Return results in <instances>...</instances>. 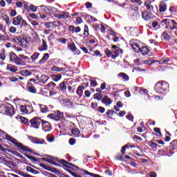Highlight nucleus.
I'll return each instance as SVG.
<instances>
[{"label": "nucleus", "instance_id": "62", "mask_svg": "<svg viewBox=\"0 0 177 177\" xmlns=\"http://www.w3.org/2000/svg\"><path fill=\"white\" fill-rule=\"evenodd\" d=\"M114 113H115V111H111V110H108L106 112V115H107V117H109L110 115H113V114H114Z\"/></svg>", "mask_w": 177, "mask_h": 177}, {"label": "nucleus", "instance_id": "5", "mask_svg": "<svg viewBox=\"0 0 177 177\" xmlns=\"http://www.w3.org/2000/svg\"><path fill=\"white\" fill-rule=\"evenodd\" d=\"M42 123V119L39 117H35L32 120H30V124L32 128H35L36 129H38L39 128V125Z\"/></svg>", "mask_w": 177, "mask_h": 177}, {"label": "nucleus", "instance_id": "64", "mask_svg": "<svg viewBox=\"0 0 177 177\" xmlns=\"http://www.w3.org/2000/svg\"><path fill=\"white\" fill-rule=\"evenodd\" d=\"M75 143V138H71L69 139V145L73 146V145H74Z\"/></svg>", "mask_w": 177, "mask_h": 177}, {"label": "nucleus", "instance_id": "32", "mask_svg": "<svg viewBox=\"0 0 177 177\" xmlns=\"http://www.w3.org/2000/svg\"><path fill=\"white\" fill-rule=\"evenodd\" d=\"M118 76L121 77V78L124 81H129V76H128L125 73H120L118 74Z\"/></svg>", "mask_w": 177, "mask_h": 177}, {"label": "nucleus", "instance_id": "8", "mask_svg": "<svg viewBox=\"0 0 177 177\" xmlns=\"http://www.w3.org/2000/svg\"><path fill=\"white\" fill-rule=\"evenodd\" d=\"M111 51L112 59H115V57H118V56L120 55V53H122V50H121V48H120V47L117 46H113Z\"/></svg>", "mask_w": 177, "mask_h": 177}, {"label": "nucleus", "instance_id": "30", "mask_svg": "<svg viewBox=\"0 0 177 177\" xmlns=\"http://www.w3.org/2000/svg\"><path fill=\"white\" fill-rule=\"evenodd\" d=\"M9 57H10V63L15 62L16 60V58L17 57V55L15 54V53L11 52L9 53Z\"/></svg>", "mask_w": 177, "mask_h": 177}, {"label": "nucleus", "instance_id": "31", "mask_svg": "<svg viewBox=\"0 0 177 177\" xmlns=\"http://www.w3.org/2000/svg\"><path fill=\"white\" fill-rule=\"evenodd\" d=\"M71 133H72V134L73 135V136L75 138L80 137V129H73L71 130Z\"/></svg>", "mask_w": 177, "mask_h": 177}, {"label": "nucleus", "instance_id": "27", "mask_svg": "<svg viewBox=\"0 0 177 177\" xmlns=\"http://www.w3.org/2000/svg\"><path fill=\"white\" fill-rule=\"evenodd\" d=\"M51 78L53 81H54L55 82H57L62 80V75L53 74L51 75Z\"/></svg>", "mask_w": 177, "mask_h": 177}, {"label": "nucleus", "instance_id": "7", "mask_svg": "<svg viewBox=\"0 0 177 177\" xmlns=\"http://www.w3.org/2000/svg\"><path fill=\"white\" fill-rule=\"evenodd\" d=\"M20 111L23 114H31L32 113V106L27 105H21Z\"/></svg>", "mask_w": 177, "mask_h": 177}, {"label": "nucleus", "instance_id": "3", "mask_svg": "<svg viewBox=\"0 0 177 177\" xmlns=\"http://www.w3.org/2000/svg\"><path fill=\"white\" fill-rule=\"evenodd\" d=\"M154 89L157 93H167L169 89V84L165 81L158 82L155 84Z\"/></svg>", "mask_w": 177, "mask_h": 177}, {"label": "nucleus", "instance_id": "11", "mask_svg": "<svg viewBox=\"0 0 177 177\" xmlns=\"http://www.w3.org/2000/svg\"><path fill=\"white\" fill-rule=\"evenodd\" d=\"M41 127H42V129H43V131H44V132H49L50 131L51 126L49 124V122H48V121H45V120H42Z\"/></svg>", "mask_w": 177, "mask_h": 177}, {"label": "nucleus", "instance_id": "45", "mask_svg": "<svg viewBox=\"0 0 177 177\" xmlns=\"http://www.w3.org/2000/svg\"><path fill=\"white\" fill-rule=\"evenodd\" d=\"M21 39H22L20 37H15L12 38V41H14V42H16L17 44H20Z\"/></svg>", "mask_w": 177, "mask_h": 177}, {"label": "nucleus", "instance_id": "20", "mask_svg": "<svg viewBox=\"0 0 177 177\" xmlns=\"http://www.w3.org/2000/svg\"><path fill=\"white\" fill-rule=\"evenodd\" d=\"M167 10V3L164 1H161L159 4V12L162 13Z\"/></svg>", "mask_w": 177, "mask_h": 177}, {"label": "nucleus", "instance_id": "14", "mask_svg": "<svg viewBox=\"0 0 177 177\" xmlns=\"http://www.w3.org/2000/svg\"><path fill=\"white\" fill-rule=\"evenodd\" d=\"M68 48L70 49L73 53H75V55H80V50L77 48V47L75 46V44H68Z\"/></svg>", "mask_w": 177, "mask_h": 177}, {"label": "nucleus", "instance_id": "35", "mask_svg": "<svg viewBox=\"0 0 177 177\" xmlns=\"http://www.w3.org/2000/svg\"><path fill=\"white\" fill-rule=\"evenodd\" d=\"M19 43L21 44V46H22V48H27L28 45V41L26 39H21V42Z\"/></svg>", "mask_w": 177, "mask_h": 177}, {"label": "nucleus", "instance_id": "39", "mask_svg": "<svg viewBox=\"0 0 177 177\" xmlns=\"http://www.w3.org/2000/svg\"><path fill=\"white\" fill-rule=\"evenodd\" d=\"M65 105L67 106L69 109H70V107H74V103L71 102L70 100H66L65 101Z\"/></svg>", "mask_w": 177, "mask_h": 177}, {"label": "nucleus", "instance_id": "21", "mask_svg": "<svg viewBox=\"0 0 177 177\" xmlns=\"http://www.w3.org/2000/svg\"><path fill=\"white\" fill-rule=\"evenodd\" d=\"M15 64L17 66H26V62L21 58L17 56L15 61H14Z\"/></svg>", "mask_w": 177, "mask_h": 177}, {"label": "nucleus", "instance_id": "42", "mask_svg": "<svg viewBox=\"0 0 177 177\" xmlns=\"http://www.w3.org/2000/svg\"><path fill=\"white\" fill-rule=\"evenodd\" d=\"M44 26L46 28H53V22H46Z\"/></svg>", "mask_w": 177, "mask_h": 177}, {"label": "nucleus", "instance_id": "38", "mask_svg": "<svg viewBox=\"0 0 177 177\" xmlns=\"http://www.w3.org/2000/svg\"><path fill=\"white\" fill-rule=\"evenodd\" d=\"M48 77L46 75H41L39 82H41L42 84H45L48 82Z\"/></svg>", "mask_w": 177, "mask_h": 177}, {"label": "nucleus", "instance_id": "18", "mask_svg": "<svg viewBox=\"0 0 177 177\" xmlns=\"http://www.w3.org/2000/svg\"><path fill=\"white\" fill-rule=\"evenodd\" d=\"M19 74L22 75V77H30L32 73L27 69H22L20 71Z\"/></svg>", "mask_w": 177, "mask_h": 177}, {"label": "nucleus", "instance_id": "52", "mask_svg": "<svg viewBox=\"0 0 177 177\" xmlns=\"http://www.w3.org/2000/svg\"><path fill=\"white\" fill-rule=\"evenodd\" d=\"M59 162H60V164H62V165H64V167H68V163L67 162V161L63 159L59 160Z\"/></svg>", "mask_w": 177, "mask_h": 177}, {"label": "nucleus", "instance_id": "49", "mask_svg": "<svg viewBox=\"0 0 177 177\" xmlns=\"http://www.w3.org/2000/svg\"><path fill=\"white\" fill-rule=\"evenodd\" d=\"M47 86H48V88H49V89H53V88H55V86H56V83H55L53 82H50V83H48Z\"/></svg>", "mask_w": 177, "mask_h": 177}, {"label": "nucleus", "instance_id": "34", "mask_svg": "<svg viewBox=\"0 0 177 177\" xmlns=\"http://www.w3.org/2000/svg\"><path fill=\"white\" fill-rule=\"evenodd\" d=\"M52 71H57V73H60V71H66V68H60V67H57V66H53L51 68Z\"/></svg>", "mask_w": 177, "mask_h": 177}, {"label": "nucleus", "instance_id": "54", "mask_svg": "<svg viewBox=\"0 0 177 177\" xmlns=\"http://www.w3.org/2000/svg\"><path fill=\"white\" fill-rule=\"evenodd\" d=\"M29 9L31 10V12H37V6H34V4H31Z\"/></svg>", "mask_w": 177, "mask_h": 177}, {"label": "nucleus", "instance_id": "9", "mask_svg": "<svg viewBox=\"0 0 177 177\" xmlns=\"http://www.w3.org/2000/svg\"><path fill=\"white\" fill-rule=\"evenodd\" d=\"M130 45H131L133 50H134V52L136 53H139L140 52V46H139V44H138V43H136V41H135L133 40H131Z\"/></svg>", "mask_w": 177, "mask_h": 177}, {"label": "nucleus", "instance_id": "19", "mask_svg": "<svg viewBox=\"0 0 177 177\" xmlns=\"http://www.w3.org/2000/svg\"><path fill=\"white\" fill-rule=\"evenodd\" d=\"M149 52H150V50L147 46H142L140 48V53L142 56H146V55H149Z\"/></svg>", "mask_w": 177, "mask_h": 177}, {"label": "nucleus", "instance_id": "25", "mask_svg": "<svg viewBox=\"0 0 177 177\" xmlns=\"http://www.w3.org/2000/svg\"><path fill=\"white\" fill-rule=\"evenodd\" d=\"M102 103H104V104H106V106H109V104H111V103H113V100H111V99H110L109 97L104 96L102 98Z\"/></svg>", "mask_w": 177, "mask_h": 177}, {"label": "nucleus", "instance_id": "13", "mask_svg": "<svg viewBox=\"0 0 177 177\" xmlns=\"http://www.w3.org/2000/svg\"><path fill=\"white\" fill-rule=\"evenodd\" d=\"M30 140H31L32 143H35L36 145H45V143H46L45 140L38 138L30 137Z\"/></svg>", "mask_w": 177, "mask_h": 177}, {"label": "nucleus", "instance_id": "10", "mask_svg": "<svg viewBox=\"0 0 177 177\" xmlns=\"http://www.w3.org/2000/svg\"><path fill=\"white\" fill-rule=\"evenodd\" d=\"M142 17L146 21H150V20L153 19V13L148 11H145L142 12Z\"/></svg>", "mask_w": 177, "mask_h": 177}, {"label": "nucleus", "instance_id": "4", "mask_svg": "<svg viewBox=\"0 0 177 177\" xmlns=\"http://www.w3.org/2000/svg\"><path fill=\"white\" fill-rule=\"evenodd\" d=\"M48 118L51 120H55V121H60L64 118V115L62 112L57 111V113H50L48 115Z\"/></svg>", "mask_w": 177, "mask_h": 177}, {"label": "nucleus", "instance_id": "29", "mask_svg": "<svg viewBox=\"0 0 177 177\" xmlns=\"http://www.w3.org/2000/svg\"><path fill=\"white\" fill-rule=\"evenodd\" d=\"M27 89L31 93H37V89H35V87L30 85V82L28 83Z\"/></svg>", "mask_w": 177, "mask_h": 177}, {"label": "nucleus", "instance_id": "1", "mask_svg": "<svg viewBox=\"0 0 177 177\" xmlns=\"http://www.w3.org/2000/svg\"><path fill=\"white\" fill-rule=\"evenodd\" d=\"M162 23L165 24V28L169 32L170 35H177V22L174 19H162Z\"/></svg>", "mask_w": 177, "mask_h": 177}, {"label": "nucleus", "instance_id": "60", "mask_svg": "<svg viewBox=\"0 0 177 177\" xmlns=\"http://www.w3.org/2000/svg\"><path fill=\"white\" fill-rule=\"evenodd\" d=\"M126 118H127V120H129V121H133V116L132 115V114L129 113Z\"/></svg>", "mask_w": 177, "mask_h": 177}, {"label": "nucleus", "instance_id": "24", "mask_svg": "<svg viewBox=\"0 0 177 177\" xmlns=\"http://www.w3.org/2000/svg\"><path fill=\"white\" fill-rule=\"evenodd\" d=\"M39 50L40 52H44L45 50H48V44H46V41L45 39H42V46L39 48Z\"/></svg>", "mask_w": 177, "mask_h": 177}, {"label": "nucleus", "instance_id": "48", "mask_svg": "<svg viewBox=\"0 0 177 177\" xmlns=\"http://www.w3.org/2000/svg\"><path fill=\"white\" fill-rule=\"evenodd\" d=\"M26 171L28 172H31L32 174H35V172H37V170L34 169L33 168H32L30 166H28L26 167Z\"/></svg>", "mask_w": 177, "mask_h": 177}, {"label": "nucleus", "instance_id": "58", "mask_svg": "<svg viewBox=\"0 0 177 177\" xmlns=\"http://www.w3.org/2000/svg\"><path fill=\"white\" fill-rule=\"evenodd\" d=\"M20 120L21 122H24V124H27V122H28V120L23 116L20 117Z\"/></svg>", "mask_w": 177, "mask_h": 177}, {"label": "nucleus", "instance_id": "59", "mask_svg": "<svg viewBox=\"0 0 177 177\" xmlns=\"http://www.w3.org/2000/svg\"><path fill=\"white\" fill-rule=\"evenodd\" d=\"M9 31H10V32L15 33V32H16V31H17V29H16V28L14 26H10L9 28Z\"/></svg>", "mask_w": 177, "mask_h": 177}, {"label": "nucleus", "instance_id": "46", "mask_svg": "<svg viewBox=\"0 0 177 177\" xmlns=\"http://www.w3.org/2000/svg\"><path fill=\"white\" fill-rule=\"evenodd\" d=\"M149 146L150 147H153V149H156V147H157L158 145H157V142H156V140H154V142L153 141L149 142Z\"/></svg>", "mask_w": 177, "mask_h": 177}, {"label": "nucleus", "instance_id": "63", "mask_svg": "<svg viewBox=\"0 0 177 177\" xmlns=\"http://www.w3.org/2000/svg\"><path fill=\"white\" fill-rule=\"evenodd\" d=\"M171 145L174 146V148L177 149V140H174L171 142Z\"/></svg>", "mask_w": 177, "mask_h": 177}, {"label": "nucleus", "instance_id": "37", "mask_svg": "<svg viewBox=\"0 0 177 177\" xmlns=\"http://www.w3.org/2000/svg\"><path fill=\"white\" fill-rule=\"evenodd\" d=\"M39 55L40 54L39 53H34L30 57L31 60H32V62H35V60H37L38 57H39Z\"/></svg>", "mask_w": 177, "mask_h": 177}, {"label": "nucleus", "instance_id": "22", "mask_svg": "<svg viewBox=\"0 0 177 177\" xmlns=\"http://www.w3.org/2000/svg\"><path fill=\"white\" fill-rule=\"evenodd\" d=\"M6 70H9V71H11V73H16L19 71V68L15 65H8Z\"/></svg>", "mask_w": 177, "mask_h": 177}, {"label": "nucleus", "instance_id": "55", "mask_svg": "<svg viewBox=\"0 0 177 177\" xmlns=\"http://www.w3.org/2000/svg\"><path fill=\"white\" fill-rule=\"evenodd\" d=\"M58 41L60 42L61 44H66L67 43V39H66V38H59V39H58Z\"/></svg>", "mask_w": 177, "mask_h": 177}, {"label": "nucleus", "instance_id": "47", "mask_svg": "<svg viewBox=\"0 0 177 177\" xmlns=\"http://www.w3.org/2000/svg\"><path fill=\"white\" fill-rule=\"evenodd\" d=\"M26 157L27 158H28L29 160H31V161H32V162H36V161L37 160V158H35V157H34V156H30V155H26Z\"/></svg>", "mask_w": 177, "mask_h": 177}, {"label": "nucleus", "instance_id": "26", "mask_svg": "<svg viewBox=\"0 0 177 177\" xmlns=\"http://www.w3.org/2000/svg\"><path fill=\"white\" fill-rule=\"evenodd\" d=\"M171 35L169 34V32H168V30H166L162 33V37L165 41H169V39H171Z\"/></svg>", "mask_w": 177, "mask_h": 177}, {"label": "nucleus", "instance_id": "17", "mask_svg": "<svg viewBox=\"0 0 177 177\" xmlns=\"http://www.w3.org/2000/svg\"><path fill=\"white\" fill-rule=\"evenodd\" d=\"M48 59H49V53H44L41 60L39 61L38 64H45Z\"/></svg>", "mask_w": 177, "mask_h": 177}, {"label": "nucleus", "instance_id": "61", "mask_svg": "<svg viewBox=\"0 0 177 177\" xmlns=\"http://www.w3.org/2000/svg\"><path fill=\"white\" fill-rule=\"evenodd\" d=\"M19 57H21V59H23L24 60H26L28 62L30 60V58L24 55H19Z\"/></svg>", "mask_w": 177, "mask_h": 177}, {"label": "nucleus", "instance_id": "15", "mask_svg": "<svg viewBox=\"0 0 177 177\" xmlns=\"http://www.w3.org/2000/svg\"><path fill=\"white\" fill-rule=\"evenodd\" d=\"M145 5L147 8V10H149V12H154V6L151 5V2L150 1H145Z\"/></svg>", "mask_w": 177, "mask_h": 177}, {"label": "nucleus", "instance_id": "12", "mask_svg": "<svg viewBox=\"0 0 177 177\" xmlns=\"http://www.w3.org/2000/svg\"><path fill=\"white\" fill-rule=\"evenodd\" d=\"M54 17H57V19H67L68 17V12L59 11V13L54 14Z\"/></svg>", "mask_w": 177, "mask_h": 177}, {"label": "nucleus", "instance_id": "51", "mask_svg": "<svg viewBox=\"0 0 177 177\" xmlns=\"http://www.w3.org/2000/svg\"><path fill=\"white\" fill-rule=\"evenodd\" d=\"M94 99L96 100H102V94L96 93L94 95Z\"/></svg>", "mask_w": 177, "mask_h": 177}, {"label": "nucleus", "instance_id": "28", "mask_svg": "<svg viewBox=\"0 0 177 177\" xmlns=\"http://www.w3.org/2000/svg\"><path fill=\"white\" fill-rule=\"evenodd\" d=\"M66 84H67L66 82H62L59 84V91H62V92L67 91V86Z\"/></svg>", "mask_w": 177, "mask_h": 177}, {"label": "nucleus", "instance_id": "57", "mask_svg": "<svg viewBox=\"0 0 177 177\" xmlns=\"http://www.w3.org/2000/svg\"><path fill=\"white\" fill-rule=\"evenodd\" d=\"M153 131H155L156 133H158V136H161L162 133H161V131L160 130V128L155 127L153 129Z\"/></svg>", "mask_w": 177, "mask_h": 177}, {"label": "nucleus", "instance_id": "6", "mask_svg": "<svg viewBox=\"0 0 177 177\" xmlns=\"http://www.w3.org/2000/svg\"><path fill=\"white\" fill-rule=\"evenodd\" d=\"M4 111L7 115L12 117L15 115V109L12 104H8L4 107Z\"/></svg>", "mask_w": 177, "mask_h": 177}, {"label": "nucleus", "instance_id": "2", "mask_svg": "<svg viewBox=\"0 0 177 177\" xmlns=\"http://www.w3.org/2000/svg\"><path fill=\"white\" fill-rule=\"evenodd\" d=\"M0 136L1 138H6L7 140H9L11 142V143H13L15 145V146L18 148L20 149L21 150H23L24 151H28V148L27 147L23 145V144L18 142L17 140L13 138L12 136H9L6 132L3 131V130L0 129Z\"/></svg>", "mask_w": 177, "mask_h": 177}, {"label": "nucleus", "instance_id": "40", "mask_svg": "<svg viewBox=\"0 0 177 177\" xmlns=\"http://www.w3.org/2000/svg\"><path fill=\"white\" fill-rule=\"evenodd\" d=\"M105 54L106 55L107 57H113V53L109 48L105 49Z\"/></svg>", "mask_w": 177, "mask_h": 177}, {"label": "nucleus", "instance_id": "43", "mask_svg": "<svg viewBox=\"0 0 177 177\" xmlns=\"http://www.w3.org/2000/svg\"><path fill=\"white\" fill-rule=\"evenodd\" d=\"M84 35H85V37H88V35H89V29L88 28L87 25H84Z\"/></svg>", "mask_w": 177, "mask_h": 177}, {"label": "nucleus", "instance_id": "41", "mask_svg": "<svg viewBox=\"0 0 177 177\" xmlns=\"http://www.w3.org/2000/svg\"><path fill=\"white\" fill-rule=\"evenodd\" d=\"M105 54L106 55L107 57H113V53L109 48L105 49Z\"/></svg>", "mask_w": 177, "mask_h": 177}, {"label": "nucleus", "instance_id": "33", "mask_svg": "<svg viewBox=\"0 0 177 177\" xmlns=\"http://www.w3.org/2000/svg\"><path fill=\"white\" fill-rule=\"evenodd\" d=\"M41 113H48V109L46 105L39 104Z\"/></svg>", "mask_w": 177, "mask_h": 177}, {"label": "nucleus", "instance_id": "44", "mask_svg": "<svg viewBox=\"0 0 177 177\" xmlns=\"http://www.w3.org/2000/svg\"><path fill=\"white\" fill-rule=\"evenodd\" d=\"M132 3H138L139 6H142L143 5V1L142 0H131Z\"/></svg>", "mask_w": 177, "mask_h": 177}, {"label": "nucleus", "instance_id": "53", "mask_svg": "<svg viewBox=\"0 0 177 177\" xmlns=\"http://www.w3.org/2000/svg\"><path fill=\"white\" fill-rule=\"evenodd\" d=\"M97 111L103 113H104V111H106V109H104L103 106H98L97 109Z\"/></svg>", "mask_w": 177, "mask_h": 177}, {"label": "nucleus", "instance_id": "23", "mask_svg": "<svg viewBox=\"0 0 177 177\" xmlns=\"http://www.w3.org/2000/svg\"><path fill=\"white\" fill-rule=\"evenodd\" d=\"M84 89H85L84 86H80L77 90H76V93L79 96L80 98L82 97V95L84 93Z\"/></svg>", "mask_w": 177, "mask_h": 177}, {"label": "nucleus", "instance_id": "36", "mask_svg": "<svg viewBox=\"0 0 177 177\" xmlns=\"http://www.w3.org/2000/svg\"><path fill=\"white\" fill-rule=\"evenodd\" d=\"M48 158H44L43 160L44 161H46L47 162H49L50 164H53V161L55 160V158H53L50 156H48Z\"/></svg>", "mask_w": 177, "mask_h": 177}, {"label": "nucleus", "instance_id": "16", "mask_svg": "<svg viewBox=\"0 0 177 177\" xmlns=\"http://www.w3.org/2000/svg\"><path fill=\"white\" fill-rule=\"evenodd\" d=\"M21 15H18L17 17L13 19L12 24H14V26H20V24H21Z\"/></svg>", "mask_w": 177, "mask_h": 177}, {"label": "nucleus", "instance_id": "56", "mask_svg": "<svg viewBox=\"0 0 177 177\" xmlns=\"http://www.w3.org/2000/svg\"><path fill=\"white\" fill-rule=\"evenodd\" d=\"M53 28L54 27H59V26L62 25V22L59 21H55L54 22H53Z\"/></svg>", "mask_w": 177, "mask_h": 177}, {"label": "nucleus", "instance_id": "50", "mask_svg": "<svg viewBox=\"0 0 177 177\" xmlns=\"http://www.w3.org/2000/svg\"><path fill=\"white\" fill-rule=\"evenodd\" d=\"M139 93L141 94L142 93L143 95H147V93H149V91L145 88H140Z\"/></svg>", "mask_w": 177, "mask_h": 177}]
</instances>
